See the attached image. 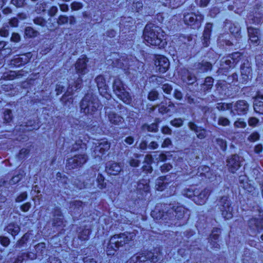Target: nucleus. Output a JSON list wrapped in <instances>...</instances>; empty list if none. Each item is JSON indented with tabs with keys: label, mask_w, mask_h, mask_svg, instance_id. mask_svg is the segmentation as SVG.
<instances>
[{
	"label": "nucleus",
	"mask_w": 263,
	"mask_h": 263,
	"mask_svg": "<svg viewBox=\"0 0 263 263\" xmlns=\"http://www.w3.org/2000/svg\"><path fill=\"white\" fill-rule=\"evenodd\" d=\"M143 36L144 41L148 45L162 48L167 44L165 32L155 24H147L144 28Z\"/></svg>",
	"instance_id": "f257e3e1"
},
{
	"label": "nucleus",
	"mask_w": 263,
	"mask_h": 263,
	"mask_svg": "<svg viewBox=\"0 0 263 263\" xmlns=\"http://www.w3.org/2000/svg\"><path fill=\"white\" fill-rule=\"evenodd\" d=\"M88 60L85 55L79 58L75 64V70L76 74H73L68 80V86L67 88V93L71 95L73 91L80 89L82 86V76L88 72L87 63Z\"/></svg>",
	"instance_id": "f03ea898"
},
{
	"label": "nucleus",
	"mask_w": 263,
	"mask_h": 263,
	"mask_svg": "<svg viewBox=\"0 0 263 263\" xmlns=\"http://www.w3.org/2000/svg\"><path fill=\"white\" fill-rule=\"evenodd\" d=\"M136 235L134 233L125 232L111 236L106 246V252L108 256L114 255L119 248L122 247L134 240Z\"/></svg>",
	"instance_id": "7ed1b4c3"
},
{
	"label": "nucleus",
	"mask_w": 263,
	"mask_h": 263,
	"mask_svg": "<svg viewBox=\"0 0 263 263\" xmlns=\"http://www.w3.org/2000/svg\"><path fill=\"white\" fill-rule=\"evenodd\" d=\"M162 253L159 248L153 251L144 252L133 256L128 260L129 263H156L162 258Z\"/></svg>",
	"instance_id": "20e7f679"
},
{
	"label": "nucleus",
	"mask_w": 263,
	"mask_h": 263,
	"mask_svg": "<svg viewBox=\"0 0 263 263\" xmlns=\"http://www.w3.org/2000/svg\"><path fill=\"white\" fill-rule=\"evenodd\" d=\"M100 106L98 99L91 93L86 94L80 104L81 112L91 115L97 112Z\"/></svg>",
	"instance_id": "39448f33"
},
{
	"label": "nucleus",
	"mask_w": 263,
	"mask_h": 263,
	"mask_svg": "<svg viewBox=\"0 0 263 263\" xmlns=\"http://www.w3.org/2000/svg\"><path fill=\"white\" fill-rule=\"evenodd\" d=\"M113 91L119 99L125 103L129 104L131 98L129 93L126 91L125 85L119 78H116L112 85Z\"/></svg>",
	"instance_id": "423d86ee"
},
{
	"label": "nucleus",
	"mask_w": 263,
	"mask_h": 263,
	"mask_svg": "<svg viewBox=\"0 0 263 263\" xmlns=\"http://www.w3.org/2000/svg\"><path fill=\"white\" fill-rule=\"evenodd\" d=\"M217 205L223 217L230 219L233 217V208L229 198L227 196L221 197L218 201Z\"/></svg>",
	"instance_id": "0eeeda50"
},
{
	"label": "nucleus",
	"mask_w": 263,
	"mask_h": 263,
	"mask_svg": "<svg viewBox=\"0 0 263 263\" xmlns=\"http://www.w3.org/2000/svg\"><path fill=\"white\" fill-rule=\"evenodd\" d=\"M248 227L250 235L256 236L263 230V216L260 215L250 218L248 222Z\"/></svg>",
	"instance_id": "6e6552de"
},
{
	"label": "nucleus",
	"mask_w": 263,
	"mask_h": 263,
	"mask_svg": "<svg viewBox=\"0 0 263 263\" xmlns=\"http://www.w3.org/2000/svg\"><path fill=\"white\" fill-rule=\"evenodd\" d=\"M170 205L159 203L157 204L155 209L151 212L152 217L156 219H164L165 220L170 218V215L167 213Z\"/></svg>",
	"instance_id": "1a4fd4ad"
},
{
	"label": "nucleus",
	"mask_w": 263,
	"mask_h": 263,
	"mask_svg": "<svg viewBox=\"0 0 263 263\" xmlns=\"http://www.w3.org/2000/svg\"><path fill=\"white\" fill-rule=\"evenodd\" d=\"M87 160L85 154L76 155L67 160L66 167L69 169H74L81 167Z\"/></svg>",
	"instance_id": "9d476101"
},
{
	"label": "nucleus",
	"mask_w": 263,
	"mask_h": 263,
	"mask_svg": "<svg viewBox=\"0 0 263 263\" xmlns=\"http://www.w3.org/2000/svg\"><path fill=\"white\" fill-rule=\"evenodd\" d=\"M110 147V143L105 139H102L98 141L96 144L93 150V156L95 157H101Z\"/></svg>",
	"instance_id": "9b49d317"
},
{
	"label": "nucleus",
	"mask_w": 263,
	"mask_h": 263,
	"mask_svg": "<svg viewBox=\"0 0 263 263\" xmlns=\"http://www.w3.org/2000/svg\"><path fill=\"white\" fill-rule=\"evenodd\" d=\"M203 20V16L199 13H188L184 15L183 21L185 24L196 26L198 27Z\"/></svg>",
	"instance_id": "f8f14e48"
},
{
	"label": "nucleus",
	"mask_w": 263,
	"mask_h": 263,
	"mask_svg": "<svg viewBox=\"0 0 263 263\" xmlns=\"http://www.w3.org/2000/svg\"><path fill=\"white\" fill-rule=\"evenodd\" d=\"M249 104L245 100H238L233 104L231 113L233 115H243L247 114L249 109Z\"/></svg>",
	"instance_id": "ddd939ff"
},
{
	"label": "nucleus",
	"mask_w": 263,
	"mask_h": 263,
	"mask_svg": "<svg viewBox=\"0 0 263 263\" xmlns=\"http://www.w3.org/2000/svg\"><path fill=\"white\" fill-rule=\"evenodd\" d=\"M241 157L238 155H232L227 159V166L230 172L235 173L241 166Z\"/></svg>",
	"instance_id": "4468645a"
},
{
	"label": "nucleus",
	"mask_w": 263,
	"mask_h": 263,
	"mask_svg": "<svg viewBox=\"0 0 263 263\" xmlns=\"http://www.w3.org/2000/svg\"><path fill=\"white\" fill-rule=\"evenodd\" d=\"M31 57V53H27L22 55L21 57H17L11 60L10 65L13 67H18L27 64Z\"/></svg>",
	"instance_id": "2eb2a0df"
},
{
	"label": "nucleus",
	"mask_w": 263,
	"mask_h": 263,
	"mask_svg": "<svg viewBox=\"0 0 263 263\" xmlns=\"http://www.w3.org/2000/svg\"><path fill=\"white\" fill-rule=\"evenodd\" d=\"M155 65L157 70H158L160 72L164 73L169 68L170 62L166 57L159 55L155 61Z\"/></svg>",
	"instance_id": "dca6fc26"
},
{
	"label": "nucleus",
	"mask_w": 263,
	"mask_h": 263,
	"mask_svg": "<svg viewBox=\"0 0 263 263\" xmlns=\"http://www.w3.org/2000/svg\"><path fill=\"white\" fill-rule=\"evenodd\" d=\"M187 212V210L183 206H173L172 208L170 206L167 211V213H169L170 215V218L172 217V215H175L178 219L182 218Z\"/></svg>",
	"instance_id": "f3484780"
},
{
	"label": "nucleus",
	"mask_w": 263,
	"mask_h": 263,
	"mask_svg": "<svg viewBox=\"0 0 263 263\" xmlns=\"http://www.w3.org/2000/svg\"><path fill=\"white\" fill-rule=\"evenodd\" d=\"M211 190L210 189H204L194 198V200L195 202L198 205H201L204 204L208 199Z\"/></svg>",
	"instance_id": "a211bd4d"
},
{
	"label": "nucleus",
	"mask_w": 263,
	"mask_h": 263,
	"mask_svg": "<svg viewBox=\"0 0 263 263\" xmlns=\"http://www.w3.org/2000/svg\"><path fill=\"white\" fill-rule=\"evenodd\" d=\"M220 233V229L219 228H214L212 233L210 236L209 242L211 249H219L220 246L217 243V240L219 238V235Z\"/></svg>",
	"instance_id": "6ab92c4d"
},
{
	"label": "nucleus",
	"mask_w": 263,
	"mask_h": 263,
	"mask_svg": "<svg viewBox=\"0 0 263 263\" xmlns=\"http://www.w3.org/2000/svg\"><path fill=\"white\" fill-rule=\"evenodd\" d=\"M106 116L111 124L119 125L123 123L124 120L122 117L114 111H106Z\"/></svg>",
	"instance_id": "aec40b11"
},
{
	"label": "nucleus",
	"mask_w": 263,
	"mask_h": 263,
	"mask_svg": "<svg viewBox=\"0 0 263 263\" xmlns=\"http://www.w3.org/2000/svg\"><path fill=\"white\" fill-rule=\"evenodd\" d=\"M248 32L250 42L257 45L259 43L258 35L259 34V30L252 27H248Z\"/></svg>",
	"instance_id": "412c9836"
},
{
	"label": "nucleus",
	"mask_w": 263,
	"mask_h": 263,
	"mask_svg": "<svg viewBox=\"0 0 263 263\" xmlns=\"http://www.w3.org/2000/svg\"><path fill=\"white\" fill-rule=\"evenodd\" d=\"M121 166L119 163L115 162H109L106 166V171L111 175H117L121 171Z\"/></svg>",
	"instance_id": "4be33fe9"
},
{
	"label": "nucleus",
	"mask_w": 263,
	"mask_h": 263,
	"mask_svg": "<svg viewBox=\"0 0 263 263\" xmlns=\"http://www.w3.org/2000/svg\"><path fill=\"white\" fill-rule=\"evenodd\" d=\"M149 180L142 179L139 181L137 189L138 192L142 196L146 195L149 192Z\"/></svg>",
	"instance_id": "5701e85b"
},
{
	"label": "nucleus",
	"mask_w": 263,
	"mask_h": 263,
	"mask_svg": "<svg viewBox=\"0 0 263 263\" xmlns=\"http://www.w3.org/2000/svg\"><path fill=\"white\" fill-rule=\"evenodd\" d=\"M188 125L191 130L195 132L199 139H202L206 137V130L204 129L198 127L192 122H189Z\"/></svg>",
	"instance_id": "b1692460"
},
{
	"label": "nucleus",
	"mask_w": 263,
	"mask_h": 263,
	"mask_svg": "<svg viewBox=\"0 0 263 263\" xmlns=\"http://www.w3.org/2000/svg\"><path fill=\"white\" fill-rule=\"evenodd\" d=\"M212 28V24L207 23L206 24L202 35V43L204 47H208L209 45Z\"/></svg>",
	"instance_id": "393cba45"
},
{
	"label": "nucleus",
	"mask_w": 263,
	"mask_h": 263,
	"mask_svg": "<svg viewBox=\"0 0 263 263\" xmlns=\"http://www.w3.org/2000/svg\"><path fill=\"white\" fill-rule=\"evenodd\" d=\"M91 231L90 228H87L86 226L80 227L78 230V238L81 241L87 240Z\"/></svg>",
	"instance_id": "a878e982"
},
{
	"label": "nucleus",
	"mask_w": 263,
	"mask_h": 263,
	"mask_svg": "<svg viewBox=\"0 0 263 263\" xmlns=\"http://www.w3.org/2000/svg\"><path fill=\"white\" fill-rule=\"evenodd\" d=\"M195 68L198 70L200 72H206L212 68V65L211 63L202 61L200 63L195 65Z\"/></svg>",
	"instance_id": "bb28decb"
},
{
	"label": "nucleus",
	"mask_w": 263,
	"mask_h": 263,
	"mask_svg": "<svg viewBox=\"0 0 263 263\" xmlns=\"http://www.w3.org/2000/svg\"><path fill=\"white\" fill-rule=\"evenodd\" d=\"M182 79L183 82L187 84L191 85L196 81L197 78L194 74L191 73L189 70H186L182 76Z\"/></svg>",
	"instance_id": "cd10ccee"
},
{
	"label": "nucleus",
	"mask_w": 263,
	"mask_h": 263,
	"mask_svg": "<svg viewBox=\"0 0 263 263\" xmlns=\"http://www.w3.org/2000/svg\"><path fill=\"white\" fill-rule=\"evenodd\" d=\"M259 99L263 100V95H258L255 99L253 106L255 112L263 114V101Z\"/></svg>",
	"instance_id": "c85d7f7f"
},
{
	"label": "nucleus",
	"mask_w": 263,
	"mask_h": 263,
	"mask_svg": "<svg viewBox=\"0 0 263 263\" xmlns=\"http://www.w3.org/2000/svg\"><path fill=\"white\" fill-rule=\"evenodd\" d=\"M248 179L246 175L239 176V182L241 186L248 192H251L254 190V187L248 183Z\"/></svg>",
	"instance_id": "c756f323"
},
{
	"label": "nucleus",
	"mask_w": 263,
	"mask_h": 263,
	"mask_svg": "<svg viewBox=\"0 0 263 263\" xmlns=\"http://www.w3.org/2000/svg\"><path fill=\"white\" fill-rule=\"evenodd\" d=\"M175 107L174 104L171 101H169L168 104L166 105H164V103L162 102L159 105V113L163 115L164 114L168 113L171 111Z\"/></svg>",
	"instance_id": "7c9ffc66"
},
{
	"label": "nucleus",
	"mask_w": 263,
	"mask_h": 263,
	"mask_svg": "<svg viewBox=\"0 0 263 263\" xmlns=\"http://www.w3.org/2000/svg\"><path fill=\"white\" fill-rule=\"evenodd\" d=\"M5 230L12 236H14L20 232V227L16 223H10L5 228Z\"/></svg>",
	"instance_id": "2f4dec72"
},
{
	"label": "nucleus",
	"mask_w": 263,
	"mask_h": 263,
	"mask_svg": "<svg viewBox=\"0 0 263 263\" xmlns=\"http://www.w3.org/2000/svg\"><path fill=\"white\" fill-rule=\"evenodd\" d=\"M183 0H160V2L165 6L175 8L183 3Z\"/></svg>",
	"instance_id": "473e14b6"
},
{
	"label": "nucleus",
	"mask_w": 263,
	"mask_h": 263,
	"mask_svg": "<svg viewBox=\"0 0 263 263\" xmlns=\"http://www.w3.org/2000/svg\"><path fill=\"white\" fill-rule=\"evenodd\" d=\"M240 69L242 78L244 79V81H246L248 80L249 76L251 74V72L252 71L251 68L249 66V64L246 66L245 64H244L243 65H241Z\"/></svg>",
	"instance_id": "72a5a7b5"
},
{
	"label": "nucleus",
	"mask_w": 263,
	"mask_h": 263,
	"mask_svg": "<svg viewBox=\"0 0 263 263\" xmlns=\"http://www.w3.org/2000/svg\"><path fill=\"white\" fill-rule=\"evenodd\" d=\"M213 83L214 79L212 77H206L204 80L203 84L201 86L202 89L204 91H208L212 88L213 86Z\"/></svg>",
	"instance_id": "f704fd0d"
},
{
	"label": "nucleus",
	"mask_w": 263,
	"mask_h": 263,
	"mask_svg": "<svg viewBox=\"0 0 263 263\" xmlns=\"http://www.w3.org/2000/svg\"><path fill=\"white\" fill-rule=\"evenodd\" d=\"M166 179V176H161L156 180V188L157 190L162 191L166 187L167 184L165 182Z\"/></svg>",
	"instance_id": "c9c22d12"
},
{
	"label": "nucleus",
	"mask_w": 263,
	"mask_h": 263,
	"mask_svg": "<svg viewBox=\"0 0 263 263\" xmlns=\"http://www.w3.org/2000/svg\"><path fill=\"white\" fill-rule=\"evenodd\" d=\"M235 66L234 63L230 59L223 58L220 64V69L228 70L229 68Z\"/></svg>",
	"instance_id": "e433bc0d"
},
{
	"label": "nucleus",
	"mask_w": 263,
	"mask_h": 263,
	"mask_svg": "<svg viewBox=\"0 0 263 263\" xmlns=\"http://www.w3.org/2000/svg\"><path fill=\"white\" fill-rule=\"evenodd\" d=\"M21 71H19L16 72L14 71H10L9 72H6L3 74V78L7 80H12L17 77L22 76L21 73Z\"/></svg>",
	"instance_id": "4c0bfd02"
},
{
	"label": "nucleus",
	"mask_w": 263,
	"mask_h": 263,
	"mask_svg": "<svg viewBox=\"0 0 263 263\" xmlns=\"http://www.w3.org/2000/svg\"><path fill=\"white\" fill-rule=\"evenodd\" d=\"M182 194L184 196L187 198H192L196 196V194H198V191L192 188L184 189L182 191Z\"/></svg>",
	"instance_id": "58836bf2"
},
{
	"label": "nucleus",
	"mask_w": 263,
	"mask_h": 263,
	"mask_svg": "<svg viewBox=\"0 0 263 263\" xmlns=\"http://www.w3.org/2000/svg\"><path fill=\"white\" fill-rule=\"evenodd\" d=\"M158 126L157 123H152L150 125L144 124L142 126V130L143 131H148L149 132H156L158 131Z\"/></svg>",
	"instance_id": "ea45409f"
},
{
	"label": "nucleus",
	"mask_w": 263,
	"mask_h": 263,
	"mask_svg": "<svg viewBox=\"0 0 263 263\" xmlns=\"http://www.w3.org/2000/svg\"><path fill=\"white\" fill-rule=\"evenodd\" d=\"M95 80L99 89H106L107 85L106 84L105 80L103 76L101 75L98 76L97 77Z\"/></svg>",
	"instance_id": "a19ab883"
},
{
	"label": "nucleus",
	"mask_w": 263,
	"mask_h": 263,
	"mask_svg": "<svg viewBox=\"0 0 263 263\" xmlns=\"http://www.w3.org/2000/svg\"><path fill=\"white\" fill-rule=\"evenodd\" d=\"M178 42L186 45H190V42L191 45L193 43V39L191 35H181L178 37Z\"/></svg>",
	"instance_id": "79ce46f5"
},
{
	"label": "nucleus",
	"mask_w": 263,
	"mask_h": 263,
	"mask_svg": "<svg viewBox=\"0 0 263 263\" xmlns=\"http://www.w3.org/2000/svg\"><path fill=\"white\" fill-rule=\"evenodd\" d=\"M233 104L232 103H218L216 105V108L219 111H224L226 110L232 109Z\"/></svg>",
	"instance_id": "37998d69"
},
{
	"label": "nucleus",
	"mask_w": 263,
	"mask_h": 263,
	"mask_svg": "<svg viewBox=\"0 0 263 263\" xmlns=\"http://www.w3.org/2000/svg\"><path fill=\"white\" fill-rule=\"evenodd\" d=\"M26 128L28 130H32L33 129H37L39 128V125L37 120H30L26 123Z\"/></svg>",
	"instance_id": "c03bdc74"
},
{
	"label": "nucleus",
	"mask_w": 263,
	"mask_h": 263,
	"mask_svg": "<svg viewBox=\"0 0 263 263\" xmlns=\"http://www.w3.org/2000/svg\"><path fill=\"white\" fill-rule=\"evenodd\" d=\"M104 180L105 178L104 176L102 174H99L97 178V181L98 187L100 189H103L106 187V183L105 182Z\"/></svg>",
	"instance_id": "a18cd8bd"
},
{
	"label": "nucleus",
	"mask_w": 263,
	"mask_h": 263,
	"mask_svg": "<svg viewBox=\"0 0 263 263\" xmlns=\"http://www.w3.org/2000/svg\"><path fill=\"white\" fill-rule=\"evenodd\" d=\"M25 34L28 37H33L36 36L39 32L31 27H27L25 29Z\"/></svg>",
	"instance_id": "49530a36"
},
{
	"label": "nucleus",
	"mask_w": 263,
	"mask_h": 263,
	"mask_svg": "<svg viewBox=\"0 0 263 263\" xmlns=\"http://www.w3.org/2000/svg\"><path fill=\"white\" fill-rule=\"evenodd\" d=\"M242 58V55L239 52H234L231 54L230 57H229V59H230L231 61L232 60V63H234V65H235L240 60H241Z\"/></svg>",
	"instance_id": "de8ad7c7"
},
{
	"label": "nucleus",
	"mask_w": 263,
	"mask_h": 263,
	"mask_svg": "<svg viewBox=\"0 0 263 263\" xmlns=\"http://www.w3.org/2000/svg\"><path fill=\"white\" fill-rule=\"evenodd\" d=\"M88 176H87L86 175L84 176V178L87 179L89 177V179H88L89 182H85L83 184V187H87L89 184L91 185V182H93L94 181V177L96 176V173L93 171H91L89 175H88Z\"/></svg>",
	"instance_id": "09e8293b"
},
{
	"label": "nucleus",
	"mask_w": 263,
	"mask_h": 263,
	"mask_svg": "<svg viewBox=\"0 0 263 263\" xmlns=\"http://www.w3.org/2000/svg\"><path fill=\"white\" fill-rule=\"evenodd\" d=\"M79 148L86 149V144L82 140H78L76 142L75 144L73 145L72 151H76L79 150Z\"/></svg>",
	"instance_id": "8fccbe9b"
},
{
	"label": "nucleus",
	"mask_w": 263,
	"mask_h": 263,
	"mask_svg": "<svg viewBox=\"0 0 263 263\" xmlns=\"http://www.w3.org/2000/svg\"><path fill=\"white\" fill-rule=\"evenodd\" d=\"M231 122L229 119L227 118L221 116L219 117L218 119V124L219 125H221L222 126H227L230 125Z\"/></svg>",
	"instance_id": "3c124183"
},
{
	"label": "nucleus",
	"mask_w": 263,
	"mask_h": 263,
	"mask_svg": "<svg viewBox=\"0 0 263 263\" xmlns=\"http://www.w3.org/2000/svg\"><path fill=\"white\" fill-rule=\"evenodd\" d=\"M143 8V3L142 1L141 0H134L133 6H132V9L135 10L137 12H139L141 10L142 8Z\"/></svg>",
	"instance_id": "603ef678"
},
{
	"label": "nucleus",
	"mask_w": 263,
	"mask_h": 263,
	"mask_svg": "<svg viewBox=\"0 0 263 263\" xmlns=\"http://www.w3.org/2000/svg\"><path fill=\"white\" fill-rule=\"evenodd\" d=\"M229 30L231 33L235 37H238L240 35V28L239 26L233 25L230 27Z\"/></svg>",
	"instance_id": "864d4df0"
},
{
	"label": "nucleus",
	"mask_w": 263,
	"mask_h": 263,
	"mask_svg": "<svg viewBox=\"0 0 263 263\" xmlns=\"http://www.w3.org/2000/svg\"><path fill=\"white\" fill-rule=\"evenodd\" d=\"M116 66L120 68L125 70L127 68V63L124 58H121L117 61Z\"/></svg>",
	"instance_id": "5fc2aeb1"
},
{
	"label": "nucleus",
	"mask_w": 263,
	"mask_h": 263,
	"mask_svg": "<svg viewBox=\"0 0 263 263\" xmlns=\"http://www.w3.org/2000/svg\"><path fill=\"white\" fill-rule=\"evenodd\" d=\"M30 234L28 233H25L22 237L18 241L17 245L19 247H22L27 242L28 240L30 238Z\"/></svg>",
	"instance_id": "6e6d98bb"
},
{
	"label": "nucleus",
	"mask_w": 263,
	"mask_h": 263,
	"mask_svg": "<svg viewBox=\"0 0 263 263\" xmlns=\"http://www.w3.org/2000/svg\"><path fill=\"white\" fill-rule=\"evenodd\" d=\"M216 142L221 150L224 151L227 149V144L225 140L221 138H217Z\"/></svg>",
	"instance_id": "4d7b16f0"
},
{
	"label": "nucleus",
	"mask_w": 263,
	"mask_h": 263,
	"mask_svg": "<svg viewBox=\"0 0 263 263\" xmlns=\"http://www.w3.org/2000/svg\"><path fill=\"white\" fill-rule=\"evenodd\" d=\"M234 126L235 128H244L247 126V123L243 119L240 118L234 122Z\"/></svg>",
	"instance_id": "13d9d810"
},
{
	"label": "nucleus",
	"mask_w": 263,
	"mask_h": 263,
	"mask_svg": "<svg viewBox=\"0 0 263 263\" xmlns=\"http://www.w3.org/2000/svg\"><path fill=\"white\" fill-rule=\"evenodd\" d=\"M4 119L5 122H9L12 120V115L11 110L10 109H7L4 112Z\"/></svg>",
	"instance_id": "bf43d9fd"
},
{
	"label": "nucleus",
	"mask_w": 263,
	"mask_h": 263,
	"mask_svg": "<svg viewBox=\"0 0 263 263\" xmlns=\"http://www.w3.org/2000/svg\"><path fill=\"white\" fill-rule=\"evenodd\" d=\"M154 158L157 162L164 161L166 159V156L164 154H159L158 152H155L154 155Z\"/></svg>",
	"instance_id": "052dcab7"
},
{
	"label": "nucleus",
	"mask_w": 263,
	"mask_h": 263,
	"mask_svg": "<svg viewBox=\"0 0 263 263\" xmlns=\"http://www.w3.org/2000/svg\"><path fill=\"white\" fill-rule=\"evenodd\" d=\"M33 22L35 25H39L41 27H44L46 25L45 20L42 17H36L34 18Z\"/></svg>",
	"instance_id": "680f3d73"
},
{
	"label": "nucleus",
	"mask_w": 263,
	"mask_h": 263,
	"mask_svg": "<svg viewBox=\"0 0 263 263\" xmlns=\"http://www.w3.org/2000/svg\"><path fill=\"white\" fill-rule=\"evenodd\" d=\"M158 95L159 93L156 90H152L149 92L147 98L150 101H155L158 99Z\"/></svg>",
	"instance_id": "e2e57ef3"
},
{
	"label": "nucleus",
	"mask_w": 263,
	"mask_h": 263,
	"mask_svg": "<svg viewBox=\"0 0 263 263\" xmlns=\"http://www.w3.org/2000/svg\"><path fill=\"white\" fill-rule=\"evenodd\" d=\"M183 120L181 118H176L171 121L172 125L179 127L183 125Z\"/></svg>",
	"instance_id": "0e129e2a"
},
{
	"label": "nucleus",
	"mask_w": 263,
	"mask_h": 263,
	"mask_svg": "<svg viewBox=\"0 0 263 263\" xmlns=\"http://www.w3.org/2000/svg\"><path fill=\"white\" fill-rule=\"evenodd\" d=\"M11 3L17 8H22L25 6V0H11Z\"/></svg>",
	"instance_id": "69168bd1"
},
{
	"label": "nucleus",
	"mask_w": 263,
	"mask_h": 263,
	"mask_svg": "<svg viewBox=\"0 0 263 263\" xmlns=\"http://www.w3.org/2000/svg\"><path fill=\"white\" fill-rule=\"evenodd\" d=\"M262 20H263V17L262 16H254L251 19H249V21L250 24L258 25L261 22Z\"/></svg>",
	"instance_id": "338daca9"
},
{
	"label": "nucleus",
	"mask_w": 263,
	"mask_h": 263,
	"mask_svg": "<svg viewBox=\"0 0 263 263\" xmlns=\"http://www.w3.org/2000/svg\"><path fill=\"white\" fill-rule=\"evenodd\" d=\"M173 168V166L169 163H165L160 167L162 173H166L170 171Z\"/></svg>",
	"instance_id": "774afa93"
}]
</instances>
